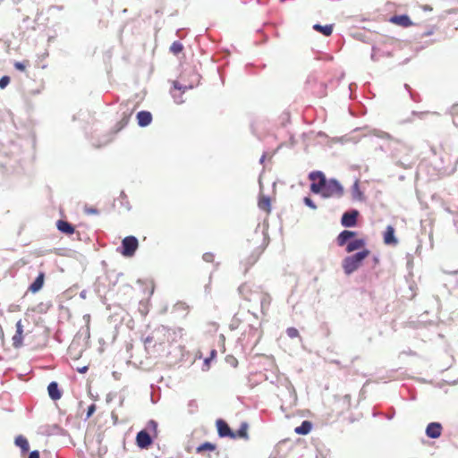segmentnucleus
<instances>
[{
	"label": "nucleus",
	"instance_id": "f257e3e1",
	"mask_svg": "<svg viewBox=\"0 0 458 458\" xmlns=\"http://www.w3.org/2000/svg\"><path fill=\"white\" fill-rule=\"evenodd\" d=\"M36 334L33 330L28 329L21 320L17 321L15 325V333L12 336L13 346L16 349L23 345L36 347Z\"/></svg>",
	"mask_w": 458,
	"mask_h": 458
},
{
	"label": "nucleus",
	"instance_id": "f03ea898",
	"mask_svg": "<svg viewBox=\"0 0 458 458\" xmlns=\"http://www.w3.org/2000/svg\"><path fill=\"white\" fill-rule=\"evenodd\" d=\"M369 250L363 249L362 250L353 255L345 257L342 262L344 273L346 275H351L352 273L356 271L361 266L363 260L369 256Z\"/></svg>",
	"mask_w": 458,
	"mask_h": 458
},
{
	"label": "nucleus",
	"instance_id": "7ed1b4c3",
	"mask_svg": "<svg viewBox=\"0 0 458 458\" xmlns=\"http://www.w3.org/2000/svg\"><path fill=\"white\" fill-rule=\"evenodd\" d=\"M320 195L324 198H341L344 195V188L337 180L329 179Z\"/></svg>",
	"mask_w": 458,
	"mask_h": 458
},
{
	"label": "nucleus",
	"instance_id": "20e7f679",
	"mask_svg": "<svg viewBox=\"0 0 458 458\" xmlns=\"http://www.w3.org/2000/svg\"><path fill=\"white\" fill-rule=\"evenodd\" d=\"M311 181L310 191L315 194H320L327 182L325 174L320 171H314L309 174Z\"/></svg>",
	"mask_w": 458,
	"mask_h": 458
},
{
	"label": "nucleus",
	"instance_id": "39448f33",
	"mask_svg": "<svg viewBox=\"0 0 458 458\" xmlns=\"http://www.w3.org/2000/svg\"><path fill=\"white\" fill-rule=\"evenodd\" d=\"M139 247L138 239L134 236H126L122 241L120 253L124 257H132Z\"/></svg>",
	"mask_w": 458,
	"mask_h": 458
},
{
	"label": "nucleus",
	"instance_id": "423d86ee",
	"mask_svg": "<svg viewBox=\"0 0 458 458\" xmlns=\"http://www.w3.org/2000/svg\"><path fill=\"white\" fill-rule=\"evenodd\" d=\"M153 437L147 430H140L136 436V444L141 449H148L152 445Z\"/></svg>",
	"mask_w": 458,
	"mask_h": 458
},
{
	"label": "nucleus",
	"instance_id": "0eeeda50",
	"mask_svg": "<svg viewBox=\"0 0 458 458\" xmlns=\"http://www.w3.org/2000/svg\"><path fill=\"white\" fill-rule=\"evenodd\" d=\"M389 21L394 25L403 27V28H408L413 25L411 20L410 17L406 14L402 15H394L390 17Z\"/></svg>",
	"mask_w": 458,
	"mask_h": 458
},
{
	"label": "nucleus",
	"instance_id": "6e6552de",
	"mask_svg": "<svg viewBox=\"0 0 458 458\" xmlns=\"http://www.w3.org/2000/svg\"><path fill=\"white\" fill-rule=\"evenodd\" d=\"M356 235H357L356 232L344 230L338 234V236L336 238V243L340 247L345 246Z\"/></svg>",
	"mask_w": 458,
	"mask_h": 458
},
{
	"label": "nucleus",
	"instance_id": "1a4fd4ad",
	"mask_svg": "<svg viewBox=\"0 0 458 458\" xmlns=\"http://www.w3.org/2000/svg\"><path fill=\"white\" fill-rule=\"evenodd\" d=\"M442 425L438 422H431L426 428V435L430 438H438L442 434Z\"/></svg>",
	"mask_w": 458,
	"mask_h": 458
},
{
	"label": "nucleus",
	"instance_id": "9d476101",
	"mask_svg": "<svg viewBox=\"0 0 458 458\" xmlns=\"http://www.w3.org/2000/svg\"><path fill=\"white\" fill-rule=\"evenodd\" d=\"M358 211L345 212L341 219V223L345 227L354 226L357 223Z\"/></svg>",
	"mask_w": 458,
	"mask_h": 458
},
{
	"label": "nucleus",
	"instance_id": "9b49d317",
	"mask_svg": "<svg viewBox=\"0 0 458 458\" xmlns=\"http://www.w3.org/2000/svg\"><path fill=\"white\" fill-rule=\"evenodd\" d=\"M383 240L386 245H397L398 240L394 236V228L392 225L386 226L383 234Z\"/></svg>",
	"mask_w": 458,
	"mask_h": 458
},
{
	"label": "nucleus",
	"instance_id": "f8f14e48",
	"mask_svg": "<svg viewBox=\"0 0 458 458\" xmlns=\"http://www.w3.org/2000/svg\"><path fill=\"white\" fill-rule=\"evenodd\" d=\"M216 424L217 432H218L219 437H228L230 438L234 437L233 435V431L231 430L230 427L225 420L219 419L216 420Z\"/></svg>",
	"mask_w": 458,
	"mask_h": 458
},
{
	"label": "nucleus",
	"instance_id": "ddd939ff",
	"mask_svg": "<svg viewBox=\"0 0 458 458\" xmlns=\"http://www.w3.org/2000/svg\"><path fill=\"white\" fill-rule=\"evenodd\" d=\"M131 114H132V111H131L129 113H123L122 118L112 128V132L118 133L123 128H125L130 122Z\"/></svg>",
	"mask_w": 458,
	"mask_h": 458
},
{
	"label": "nucleus",
	"instance_id": "4468645a",
	"mask_svg": "<svg viewBox=\"0 0 458 458\" xmlns=\"http://www.w3.org/2000/svg\"><path fill=\"white\" fill-rule=\"evenodd\" d=\"M365 245H366L365 239H362V238L354 239V238H352L351 240V242H349L348 244L346 245L345 250L348 253H351V252H353V251H355L357 250H360V249L363 250Z\"/></svg>",
	"mask_w": 458,
	"mask_h": 458
},
{
	"label": "nucleus",
	"instance_id": "2eb2a0df",
	"mask_svg": "<svg viewBox=\"0 0 458 458\" xmlns=\"http://www.w3.org/2000/svg\"><path fill=\"white\" fill-rule=\"evenodd\" d=\"M137 122L140 127H145L152 122V114L148 111H140L137 114Z\"/></svg>",
	"mask_w": 458,
	"mask_h": 458
},
{
	"label": "nucleus",
	"instance_id": "dca6fc26",
	"mask_svg": "<svg viewBox=\"0 0 458 458\" xmlns=\"http://www.w3.org/2000/svg\"><path fill=\"white\" fill-rule=\"evenodd\" d=\"M44 281H45V273L40 272L38 274V276H37V278L34 280V282L30 285L29 291L33 293H38L43 287Z\"/></svg>",
	"mask_w": 458,
	"mask_h": 458
},
{
	"label": "nucleus",
	"instance_id": "f3484780",
	"mask_svg": "<svg viewBox=\"0 0 458 458\" xmlns=\"http://www.w3.org/2000/svg\"><path fill=\"white\" fill-rule=\"evenodd\" d=\"M56 227L60 232L67 235L72 234L75 231L74 226L64 220H58L56 222Z\"/></svg>",
	"mask_w": 458,
	"mask_h": 458
},
{
	"label": "nucleus",
	"instance_id": "a211bd4d",
	"mask_svg": "<svg viewBox=\"0 0 458 458\" xmlns=\"http://www.w3.org/2000/svg\"><path fill=\"white\" fill-rule=\"evenodd\" d=\"M47 392L50 398L54 401H57L62 397V392L58 387V384L56 382H51L47 386Z\"/></svg>",
	"mask_w": 458,
	"mask_h": 458
},
{
	"label": "nucleus",
	"instance_id": "6ab92c4d",
	"mask_svg": "<svg viewBox=\"0 0 458 458\" xmlns=\"http://www.w3.org/2000/svg\"><path fill=\"white\" fill-rule=\"evenodd\" d=\"M258 206L261 210L265 211L267 214H269L271 211L270 198L265 195H261L259 199Z\"/></svg>",
	"mask_w": 458,
	"mask_h": 458
},
{
	"label": "nucleus",
	"instance_id": "aec40b11",
	"mask_svg": "<svg viewBox=\"0 0 458 458\" xmlns=\"http://www.w3.org/2000/svg\"><path fill=\"white\" fill-rule=\"evenodd\" d=\"M352 198L356 200H359V201L364 200V194L360 189L359 180H356L352 187Z\"/></svg>",
	"mask_w": 458,
	"mask_h": 458
},
{
	"label": "nucleus",
	"instance_id": "412c9836",
	"mask_svg": "<svg viewBox=\"0 0 458 458\" xmlns=\"http://www.w3.org/2000/svg\"><path fill=\"white\" fill-rule=\"evenodd\" d=\"M312 428L311 422L304 420L301 426L295 428L294 432L298 435H307Z\"/></svg>",
	"mask_w": 458,
	"mask_h": 458
},
{
	"label": "nucleus",
	"instance_id": "4be33fe9",
	"mask_svg": "<svg viewBox=\"0 0 458 458\" xmlns=\"http://www.w3.org/2000/svg\"><path fill=\"white\" fill-rule=\"evenodd\" d=\"M233 435L234 436L233 437H232L233 439H235L238 437L247 439L248 438V424L246 422L242 423L240 428L236 432L233 431Z\"/></svg>",
	"mask_w": 458,
	"mask_h": 458
},
{
	"label": "nucleus",
	"instance_id": "5701e85b",
	"mask_svg": "<svg viewBox=\"0 0 458 458\" xmlns=\"http://www.w3.org/2000/svg\"><path fill=\"white\" fill-rule=\"evenodd\" d=\"M15 445L19 446L23 453H27L30 450V445L27 438L21 435L15 438Z\"/></svg>",
	"mask_w": 458,
	"mask_h": 458
},
{
	"label": "nucleus",
	"instance_id": "b1692460",
	"mask_svg": "<svg viewBox=\"0 0 458 458\" xmlns=\"http://www.w3.org/2000/svg\"><path fill=\"white\" fill-rule=\"evenodd\" d=\"M313 29L316 31H318V32L322 33L325 36H330L332 34V32H333V25L322 26L320 24H315L313 26Z\"/></svg>",
	"mask_w": 458,
	"mask_h": 458
},
{
	"label": "nucleus",
	"instance_id": "393cba45",
	"mask_svg": "<svg viewBox=\"0 0 458 458\" xmlns=\"http://www.w3.org/2000/svg\"><path fill=\"white\" fill-rule=\"evenodd\" d=\"M216 445L212 444V443H209V442H205L203 444H201L200 445H199L196 449L197 453L200 454V453H203L205 451H214L216 449Z\"/></svg>",
	"mask_w": 458,
	"mask_h": 458
},
{
	"label": "nucleus",
	"instance_id": "a878e982",
	"mask_svg": "<svg viewBox=\"0 0 458 458\" xmlns=\"http://www.w3.org/2000/svg\"><path fill=\"white\" fill-rule=\"evenodd\" d=\"M147 431L148 430L150 433V435L153 437H157V423L151 420L148 422L147 424Z\"/></svg>",
	"mask_w": 458,
	"mask_h": 458
},
{
	"label": "nucleus",
	"instance_id": "bb28decb",
	"mask_svg": "<svg viewBox=\"0 0 458 458\" xmlns=\"http://www.w3.org/2000/svg\"><path fill=\"white\" fill-rule=\"evenodd\" d=\"M183 50V46L181 42L179 41H174L171 47H170V51L174 54V55H178L180 54L182 51Z\"/></svg>",
	"mask_w": 458,
	"mask_h": 458
},
{
	"label": "nucleus",
	"instance_id": "cd10ccee",
	"mask_svg": "<svg viewBox=\"0 0 458 458\" xmlns=\"http://www.w3.org/2000/svg\"><path fill=\"white\" fill-rule=\"evenodd\" d=\"M286 334L292 339L297 338L300 336L299 331L295 327H288L286 329Z\"/></svg>",
	"mask_w": 458,
	"mask_h": 458
},
{
	"label": "nucleus",
	"instance_id": "c85d7f7f",
	"mask_svg": "<svg viewBox=\"0 0 458 458\" xmlns=\"http://www.w3.org/2000/svg\"><path fill=\"white\" fill-rule=\"evenodd\" d=\"M202 259L208 263H213L215 260V255L212 252H206L203 254Z\"/></svg>",
	"mask_w": 458,
	"mask_h": 458
},
{
	"label": "nucleus",
	"instance_id": "c756f323",
	"mask_svg": "<svg viewBox=\"0 0 458 458\" xmlns=\"http://www.w3.org/2000/svg\"><path fill=\"white\" fill-rule=\"evenodd\" d=\"M10 81L9 76H3L0 79V89H4L10 83Z\"/></svg>",
	"mask_w": 458,
	"mask_h": 458
},
{
	"label": "nucleus",
	"instance_id": "7c9ffc66",
	"mask_svg": "<svg viewBox=\"0 0 458 458\" xmlns=\"http://www.w3.org/2000/svg\"><path fill=\"white\" fill-rule=\"evenodd\" d=\"M304 203L310 207V208L312 209H316L317 208V206L315 205V203L312 201V199L309 197H305L304 198Z\"/></svg>",
	"mask_w": 458,
	"mask_h": 458
},
{
	"label": "nucleus",
	"instance_id": "2f4dec72",
	"mask_svg": "<svg viewBox=\"0 0 458 458\" xmlns=\"http://www.w3.org/2000/svg\"><path fill=\"white\" fill-rule=\"evenodd\" d=\"M14 67L17 70L23 72L26 69V64L23 63H21V62H16V63H14Z\"/></svg>",
	"mask_w": 458,
	"mask_h": 458
},
{
	"label": "nucleus",
	"instance_id": "473e14b6",
	"mask_svg": "<svg viewBox=\"0 0 458 458\" xmlns=\"http://www.w3.org/2000/svg\"><path fill=\"white\" fill-rule=\"evenodd\" d=\"M95 411H96V405L94 403L89 405L88 408V411H87V418L91 417L92 414L95 412Z\"/></svg>",
	"mask_w": 458,
	"mask_h": 458
},
{
	"label": "nucleus",
	"instance_id": "72a5a7b5",
	"mask_svg": "<svg viewBox=\"0 0 458 458\" xmlns=\"http://www.w3.org/2000/svg\"><path fill=\"white\" fill-rule=\"evenodd\" d=\"M28 458H39V453L38 451H32Z\"/></svg>",
	"mask_w": 458,
	"mask_h": 458
},
{
	"label": "nucleus",
	"instance_id": "f704fd0d",
	"mask_svg": "<svg viewBox=\"0 0 458 458\" xmlns=\"http://www.w3.org/2000/svg\"><path fill=\"white\" fill-rule=\"evenodd\" d=\"M264 302H267V305L270 303V297L268 295L264 297V300L261 302V307L262 308L264 307Z\"/></svg>",
	"mask_w": 458,
	"mask_h": 458
},
{
	"label": "nucleus",
	"instance_id": "c9c22d12",
	"mask_svg": "<svg viewBox=\"0 0 458 458\" xmlns=\"http://www.w3.org/2000/svg\"><path fill=\"white\" fill-rule=\"evenodd\" d=\"M211 360V358H206L205 360H204V363L205 365L208 368L209 367V362Z\"/></svg>",
	"mask_w": 458,
	"mask_h": 458
},
{
	"label": "nucleus",
	"instance_id": "e433bc0d",
	"mask_svg": "<svg viewBox=\"0 0 458 458\" xmlns=\"http://www.w3.org/2000/svg\"><path fill=\"white\" fill-rule=\"evenodd\" d=\"M216 355V350H212L209 358H211V360H212Z\"/></svg>",
	"mask_w": 458,
	"mask_h": 458
},
{
	"label": "nucleus",
	"instance_id": "4c0bfd02",
	"mask_svg": "<svg viewBox=\"0 0 458 458\" xmlns=\"http://www.w3.org/2000/svg\"><path fill=\"white\" fill-rule=\"evenodd\" d=\"M87 369H88V368H87V367H83V368H81V369H79V372H81V373H84V372H86V371H87Z\"/></svg>",
	"mask_w": 458,
	"mask_h": 458
},
{
	"label": "nucleus",
	"instance_id": "58836bf2",
	"mask_svg": "<svg viewBox=\"0 0 458 458\" xmlns=\"http://www.w3.org/2000/svg\"><path fill=\"white\" fill-rule=\"evenodd\" d=\"M456 109H458V106H454L453 107L454 112H455V111H456Z\"/></svg>",
	"mask_w": 458,
	"mask_h": 458
}]
</instances>
